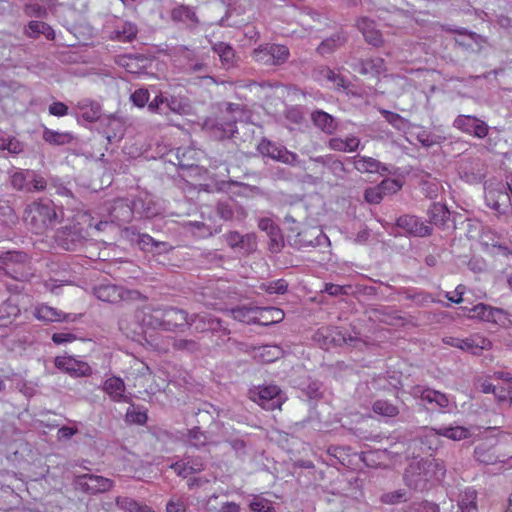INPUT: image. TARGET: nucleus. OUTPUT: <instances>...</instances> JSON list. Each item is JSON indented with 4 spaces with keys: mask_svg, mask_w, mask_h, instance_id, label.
<instances>
[{
    "mask_svg": "<svg viewBox=\"0 0 512 512\" xmlns=\"http://www.w3.org/2000/svg\"><path fill=\"white\" fill-rule=\"evenodd\" d=\"M63 218V209L49 198H39L24 209L23 220L35 234H43L54 228Z\"/></svg>",
    "mask_w": 512,
    "mask_h": 512,
    "instance_id": "1",
    "label": "nucleus"
},
{
    "mask_svg": "<svg viewBox=\"0 0 512 512\" xmlns=\"http://www.w3.org/2000/svg\"><path fill=\"white\" fill-rule=\"evenodd\" d=\"M446 469L439 459L411 462L404 473L405 484L415 491L428 490L431 485L444 478Z\"/></svg>",
    "mask_w": 512,
    "mask_h": 512,
    "instance_id": "2",
    "label": "nucleus"
},
{
    "mask_svg": "<svg viewBox=\"0 0 512 512\" xmlns=\"http://www.w3.org/2000/svg\"><path fill=\"white\" fill-rule=\"evenodd\" d=\"M163 308L144 307L136 310L134 314L135 329L132 330L134 336L132 340L143 345L145 349H150L153 345L146 339V329L163 328L162 318Z\"/></svg>",
    "mask_w": 512,
    "mask_h": 512,
    "instance_id": "3",
    "label": "nucleus"
},
{
    "mask_svg": "<svg viewBox=\"0 0 512 512\" xmlns=\"http://www.w3.org/2000/svg\"><path fill=\"white\" fill-rule=\"evenodd\" d=\"M503 434L499 438H487L474 449L475 459L485 465L504 463L510 459L509 449H505Z\"/></svg>",
    "mask_w": 512,
    "mask_h": 512,
    "instance_id": "4",
    "label": "nucleus"
},
{
    "mask_svg": "<svg viewBox=\"0 0 512 512\" xmlns=\"http://www.w3.org/2000/svg\"><path fill=\"white\" fill-rule=\"evenodd\" d=\"M242 115L243 109L241 105L227 103L226 108L221 111V115L212 126L215 136L220 139L233 137L237 133L236 123Z\"/></svg>",
    "mask_w": 512,
    "mask_h": 512,
    "instance_id": "5",
    "label": "nucleus"
},
{
    "mask_svg": "<svg viewBox=\"0 0 512 512\" xmlns=\"http://www.w3.org/2000/svg\"><path fill=\"white\" fill-rule=\"evenodd\" d=\"M290 52L287 46L280 44L260 45L253 51V59L266 66H278L285 63Z\"/></svg>",
    "mask_w": 512,
    "mask_h": 512,
    "instance_id": "6",
    "label": "nucleus"
},
{
    "mask_svg": "<svg viewBox=\"0 0 512 512\" xmlns=\"http://www.w3.org/2000/svg\"><path fill=\"white\" fill-rule=\"evenodd\" d=\"M72 483L76 490L91 495L109 491L113 487L111 479L93 474L75 476Z\"/></svg>",
    "mask_w": 512,
    "mask_h": 512,
    "instance_id": "7",
    "label": "nucleus"
},
{
    "mask_svg": "<svg viewBox=\"0 0 512 512\" xmlns=\"http://www.w3.org/2000/svg\"><path fill=\"white\" fill-rule=\"evenodd\" d=\"M485 202L498 215L506 214L511 207L510 194L503 183L492 184L485 187Z\"/></svg>",
    "mask_w": 512,
    "mask_h": 512,
    "instance_id": "8",
    "label": "nucleus"
},
{
    "mask_svg": "<svg viewBox=\"0 0 512 512\" xmlns=\"http://www.w3.org/2000/svg\"><path fill=\"white\" fill-rule=\"evenodd\" d=\"M453 127L464 134L483 139L489 134V125L474 115H458L453 121Z\"/></svg>",
    "mask_w": 512,
    "mask_h": 512,
    "instance_id": "9",
    "label": "nucleus"
},
{
    "mask_svg": "<svg viewBox=\"0 0 512 512\" xmlns=\"http://www.w3.org/2000/svg\"><path fill=\"white\" fill-rule=\"evenodd\" d=\"M86 241L83 228L79 225L62 227L56 234V242L59 247L67 251H77Z\"/></svg>",
    "mask_w": 512,
    "mask_h": 512,
    "instance_id": "10",
    "label": "nucleus"
},
{
    "mask_svg": "<svg viewBox=\"0 0 512 512\" xmlns=\"http://www.w3.org/2000/svg\"><path fill=\"white\" fill-rule=\"evenodd\" d=\"M280 389L276 385L259 386L249 390V398L267 410L280 408Z\"/></svg>",
    "mask_w": 512,
    "mask_h": 512,
    "instance_id": "11",
    "label": "nucleus"
},
{
    "mask_svg": "<svg viewBox=\"0 0 512 512\" xmlns=\"http://www.w3.org/2000/svg\"><path fill=\"white\" fill-rule=\"evenodd\" d=\"M223 237L229 247L243 254L252 253L257 248L256 235L254 233L242 235L237 231H230L224 234Z\"/></svg>",
    "mask_w": 512,
    "mask_h": 512,
    "instance_id": "12",
    "label": "nucleus"
},
{
    "mask_svg": "<svg viewBox=\"0 0 512 512\" xmlns=\"http://www.w3.org/2000/svg\"><path fill=\"white\" fill-rule=\"evenodd\" d=\"M396 226L404 230L406 234L414 237H426L432 233V228L414 215H402L398 217Z\"/></svg>",
    "mask_w": 512,
    "mask_h": 512,
    "instance_id": "13",
    "label": "nucleus"
},
{
    "mask_svg": "<svg viewBox=\"0 0 512 512\" xmlns=\"http://www.w3.org/2000/svg\"><path fill=\"white\" fill-rule=\"evenodd\" d=\"M131 207L134 215L140 218H153L157 216L160 211V205L153 199L150 194H143L131 200Z\"/></svg>",
    "mask_w": 512,
    "mask_h": 512,
    "instance_id": "14",
    "label": "nucleus"
},
{
    "mask_svg": "<svg viewBox=\"0 0 512 512\" xmlns=\"http://www.w3.org/2000/svg\"><path fill=\"white\" fill-rule=\"evenodd\" d=\"M93 292L97 299L108 303H117L131 293L122 286L112 283H101L94 287Z\"/></svg>",
    "mask_w": 512,
    "mask_h": 512,
    "instance_id": "15",
    "label": "nucleus"
},
{
    "mask_svg": "<svg viewBox=\"0 0 512 512\" xmlns=\"http://www.w3.org/2000/svg\"><path fill=\"white\" fill-rule=\"evenodd\" d=\"M444 342L452 347L465 350V349H480L490 350L492 349V343L489 339L485 338L480 334H473L465 339L456 337H448L444 339Z\"/></svg>",
    "mask_w": 512,
    "mask_h": 512,
    "instance_id": "16",
    "label": "nucleus"
},
{
    "mask_svg": "<svg viewBox=\"0 0 512 512\" xmlns=\"http://www.w3.org/2000/svg\"><path fill=\"white\" fill-rule=\"evenodd\" d=\"M354 168L360 173H378L380 175H385L390 173L388 166L379 160L362 155H355L353 157H349Z\"/></svg>",
    "mask_w": 512,
    "mask_h": 512,
    "instance_id": "17",
    "label": "nucleus"
},
{
    "mask_svg": "<svg viewBox=\"0 0 512 512\" xmlns=\"http://www.w3.org/2000/svg\"><path fill=\"white\" fill-rule=\"evenodd\" d=\"M33 315L36 319L45 323L73 322L76 320V315L64 313L63 311L46 304L37 305L34 309Z\"/></svg>",
    "mask_w": 512,
    "mask_h": 512,
    "instance_id": "18",
    "label": "nucleus"
},
{
    "mask_svg": "<svg viewBox=\"0 0 512 512\" xmlns=\"http://www.w3.org/2000/svg\"><path fill=\"white\" fill-rule=\"evenodd\" d=\"M19 314L18 303L13 298H8L0 305V338L8 334L10 326Z\"/></svg>",
    "mask_w": 512,
    "mask_h": 512,
    "instance_id": "19",
    "label": "nucleus"
},
{
    "mask_svg": "<svg viewBox=\"0 0 512 512\" xmlns=\"http://www.w3.org/2000/svg\"><path fill=\"white\" fill-rule=\"evenodd\" d=\"M55 365L57 368L73 376H86L91 374V367L87 363L76 360L71 355L57 356Z\"/></svg>",
    "mask_w": 512,
    "mask_h": 512,
    "instance_id": "20",
    "label": "nucleus"
},
{
    "mask_svg": "<svg viewBox=\"0 0 512 512\" xmlns=\"http://www.w3.org/2000/svg\"><path fill=\"white\" fill-rule=\"evenodd\" d=\"M76 109L79 111L76 114L79 123L81 120L93 123L101 117L102 109L100 103L90 98L79 100L76 104Z\"/></svg>",
    "mask_w": 512,
    "mask_h": 512,
    "instance_id": "21",
    "label": "nucleus"
},
{
    "mask_svg": "<svg viewBox=\"0 0 512 512\" xmlns=\"http://www.w3.org/2000/svg\"><path fill=\"white\" fill-rule=\"evenodd\" d=\"M313 341L319 345L320 349L329 350L332 347L341 345V343L345 342V338L336 329L323 327L314 333Z\"/></svg>",
    "mask_w": 512,
    "mask_h": 512,
    "instance_id": "22",
    "label": "nucleus"
},
{
    "mask_svg": "<svg viewBox=\"0 0 512 512\" xmlns=\"http://www.w3.org/2000/svg\"><path fill=\"white\" fill-rule=\"evenodd\" d=\"M161 319L163 323V329L165 330L184 327L191 323L189 322L187 312L175 307L163 308V317Z\"/></svg>",
    "mask_w": 512,
    "mask_h": 512,
    "instance_id": "23",
    "label": "nucleus"
},
{
    "mask_svg": "<svg viewBox=\"0 0 512 512\" xmlns=\"http://www.w3.org/2000/svg\"><path fill=\"white\" fill-rule=\"evenodd\" d=\"M354 71L361 75L378 77L386 72L385 61L382 58L357 59L353 64Z\"/></svg>",
    "mask_w": 512,
    "mask_h": 512,
    "instance_id": "24",
    "label": "nucleus"
},
{
    "mask_svg": "<svg viewBox=\"0 0 512 512\" xmlns=\"http://www.w3.org/2000/svg\"><path fill=\"white\" fill-rule=\"evenodd\" d=\"M427 436H442L453 441H460L471 437L469 428L460 425L442 426L440 428H426Z\"/></svg>",
    "mask_w": 512,
    "mask_h": 512,
    "instance_id": "25",
    "label": "nucleus"
},
{
    "mask_svg": "<svg viewBox=\"0 0 512 512\" xmlns=\"http://www.w3.org/2000/svg\"><path fill=\"white\" fill-rule=\"evenodd\" d=\"M356 25L368 44L374 47H379L382 45V34L376 28V24L373 20L369 19L368 17H361L358 19Z\"/></svg>",
    "mask_w": 512,
    "mask_h": 512,
    "instance_id": "26",
    "label": "nucleus"
},
{
    "mask_svg": "<svg viewBox=\"0 0 512 512\" xmlns=\"http://www.w3.org/2000/svg\"><path fill=\"white\" fill-rule=\"evenodd\" d=\"M411 394L414 397H419L422 400L427 401L428 403H435L440 408H447L450 403L446 394L419 385L412 387Z\"/></svg>",
    "mask_w": 512,
    "mask_h": 512,
    "instance_id": "27",
    "label": "nucleus"
},
{
    "mask_svg": "<svg viewBox=\"0 0 512 512\" xmlns=\"http://www.w3.org/2000/svg\"><path fill=\"white\" fill-rule=\"evenodd\" d=\"M110 215L112 217V221L128 223L134 216L131 201L122 198L116 199L110 208Z\"/></svg>",
    "mask_w": 512,
    "mask_h": 512,
    "instance_id": "28",
    "label": "nucleus"
},
{
    "mask_svg": "<svg viewBox=\"0 0 512 512\" xmlns=\"http://www.w3.org/2000/svg\"><path fill=\"white\" fill-rule=\"evenodd\" d=\"M190 325H194L195 329L204 331H217L222 328V321L207 312H201L191 318Z\"/></svg>",
    "mask_w": 512,
    "mask_h": 512,
    "instance_id": "29",
    "label": "nucleus"
},
{
    "mask_svg": "<svg viewBox=\"0 0 512 512\" xmlns=\"http://www.w3.org/2000/svg\"><path fill=\"white\" fill-rule=\"evenodd\" d=\"M313 124L326 134H333L337 130V123L333 116L323 110H315L311 113Z\"/></svg>",
    "mask_w": 512,
    "mask_h": 512,
    "instance_id": "30",
    "label": "nucleus"
},
{
    "mask_svg": "<svg viewBox=\"0 0 512 512\" xmlns=\"http://www.w3.org/2000/svg\"><path fill=\"white\" fill-rule=\"evenodd\" d=\"M138 34V27L131 21L120 22L112 32L111 39L120 42H132Z\"/></svg>",
    "mask_w": 512,
    "mask_h": 512,
    "instance_id": "31",
    "label": "nucleus"
},
{
    "mask_svg": "<svg viewBox=\"0 0 512 512\" xmlns=\"http://www.w3.org/2000/svg\"><path fill=\"white\" fill-rule=\"evenodd\" d=\"M347 42V37L343 32H337L330 37L324 39L316 51L321 56L331 54L342 47Z\"/></svg>",
    "mask_w": 512,
    "mask_h": 512,
    "instance_id": "32",
    "label": "nucleus"
},
{
    "mask_svg": "<svg viewBox=\"0 0 512 512\" xmlns=\"http://www.w3.org/2000/svg\"><path fill=\"white\" fill-rule=\"evenodd\" d=\"M473 311L474 316L487 322L499 323L505 318V312L502 309L493 308L483 303L477 304Z\"/></svg>",
    "mask_w": 512,
    "mask_h": 512,
    "instance_id": "33",
    "label": "nucleus"
},
{
    "mask_svg": "<svg viewBox=\"0 0 512 512\" xmlns=\"http://www.w3.org/2000/svg\"><path fill=\"white\" fill-rule=\"evenodd\" d=\"M427 214L429 222L440 228H445L450 220V211L441 203H433Z\"/></svg>",
    "mask_w": 512,
    "mask_h": 512,
    "instance_id": "34",
    "label": "nucleus"
},
{
    "mask_svg": "<svg viewBox=\"0 0 512 512\" xmlns=\"http://www.w3.org/2000/svg\"><path fill=\"white\" fill-rule=\"evenodd\" d=\"M284 312L276 307H259L257 324L262 326H270L281 322L284 319Z\"/></svg>",
    "mask_w": 512,
    "mask_h": 512,
    "instance_id": "35",
    "label": "nucleus"
},
{
    "mask_svg": "<svg viewBox=\"0 0 512 512\" xmlns=\"http://www.w3.org/2000/svg\"><path fill=\"white\" fill-rule=\"evenodd\" d=\"M259 306L241 305L230 310L233 319L245 324H257Z\"/></svg>",
    "mask_w": 512,
    "mask_h": 512,
    "instance_id": "36",
    "label": "nucleus"
},
{
    "mask_svg": "<svg viewBox=\"0 0 512 512\" xmlns=\"http://www.w3.org/2000/svg\"><path fill=\"white\" fill-rule=\"evenodd\" d=\"M24 32L29 38H38L40 35H44L48 40L55 39V31L50 25L42 21H30L25 27Z\"/></svg>",
    "mask_w": 512,
    "mask_h": 512,
    "instance_id": "37",
    "label": "nucleus"
},
{
    "mask_svg": "<svg viewBox=\"0 0 512 512\" xmlns=\"http://www.w3.org/2000/svg\"><path fill=\"white\" fill-rule=\"evenodd\" d=\"M104 391L116 402H126L125 384L121 378L111 377L104 383Z\"/></svg>",
    "mask_w": 512,
    "mask_h": 512,
    "instance_id": "38",
    "label": "nucleus"
},
{
    "mask_svg": "<svg viewBox=\"0 0 512 512\" xmlns=\"http://www.w3.org/2000/svg\"><path fill=\"white\" fill-rule=\"evenodd\" d=\"M315 162L322 164L335 177L343 179L347 173L344 163L333 155L318 156Z\"/></svg>",
    "mask_w": 512,
    "mask_h": 512,
    "instance_id": "39",
    "label": "nucleus"
},
{
    "mask_svg": "<svg viewBox=\"0 0 512 512\" xmlns=\"http://www.w3.org/2000/svg\"><path fill=\"white\" fill-rule=\"evenodd\" d=\"M478 493L473 488H466L459 494L458 508L461 512H478Z\"/></svg>",
    "mask_w": 512,
    "mask_h": 512,
    "instance_id": "40",
    "label": "nucleus"
},
{
    "mask_svg": "<svg viewBox=\"0 0 512 512\" xmlns=\"http://www.w3.org/2000/svg\"><path fill=\"white\" fill-rule=\"evenodd\" d=\"M285 146L279 145L267 138H263L257 145V151L263 156L271 158L274 161L279 162L282 157V150H285Z\"/></svg>",
    "mask_w": 512,
    "mask_h": 512,
    "instance_id": "41",
    "label": "nucleus"
},
{
    "mask_svg": "<svg viewBox=\"0 0 512 512\" xmlns=\"http://www.w3.org/2000/svg\"><path fill=\"white\" fill-rule=\"evenodd\" d=\"M171 19L174 22L198 24L199 20L194 8L187 5H179L171 10Z\"/></svg>",
    "mask_w": 512,
    "mask_h": 512,
    "instance_id": "42",
    "label": "nucleus"
},
{
    "mask_svg": "<svg viewBox=\"0 0 512 512\" xmlns=\"http://www.w3.org/2000/svg\"><path fill=\"white\" fill-rule=\"evenodd\" d=\"M42 137L45 142L55 146L70 144L75 139L70 132H58L49 128L43 130Z\"/></svg>",
    "mask_w": 512,
    "mask_h": 512,
    "instance_id": "43",
    "label": "nucleus"
},
{
    "mask_svg": "<svg viewBox=\"0 0 512 512\" xmlns=\"http://www.w3.org/2000/svg\"><path fill=\"white\" fill-rule=\"evenodd\" d=\"M416 139L423 147L431 148L435 145H440L447 138L423 128L416 134Z\"/></svg>",
    "mask_w": 512,
    "mask_h": 512,
    "instance_id": "44",
    "label": "nucleus"
},
{
    "mask_svg": "<svg viewBox=\"0 0 512 512\" xmlns=\"http://www.w3.org/2000/svg\"><path fill=\"white\" fill-rule=\"evenodd\" d=\"M213 51L218 54L222 64L226 68H230L234 64L235 51L234 49L224 42H219L213 45Z\"/></svg>",
    "mask_w": 512,
    "mask_h": 512,
    "instance_id": "45",
    "label": "nucleus"
},
{
    "mask_svg": "<svg viewBox=\"0 0 512 512\" xmlns=\"http://www.w3.org/2000/svg\"><path fill=\"white\" fill-rule=\"evenodd\" d=\"M372 410L380 416L389 418L396 417L399 414V408L387 400L375 401L372 405Z\"/></svg>",
    "mask_w": 512,
    "mask_h": 512,
    "instance_id": "46",
    "label": "nucleus"
},
{
    "mask_svg": "<svg viewBox=\"0 0 512 512\" xmlns=\"http://www.w3.org/2000/svg\"><path fill=\"white\" fill-rule=\"evenodd\" d=\"M32 170L17 171L11 176V185L14 189L28 192L29 178H31Z\"/></svg>",
    "mask_w": 512,
    "mask_h": 512,
    "instance_id": "47",
    "label": "nucleus"
},
{
    "mask_svg": "<svg viewBox=\"0 0 512 512\" xmlns=\"http://www.w3.org/2000/svg\"><path fill=\"white\" fill-rule=\"evenodd\" d=\"M380 113L390 125L399 131H405L409 126V121L398 113L386 109H380Z\"/></svg>",
    "mask_w": 512,
    "mask_h": 512,
    "instance_id": "48",
    "label": "nucleus"
},
{
    "mask_svg": "<svg viewBox=\"0 0 512 512\" xmlns=\"http://www.w3.org/2000/svg\"><path fill=\"white\" fill-rule=\"evenodd\" d=\"M167 95L161 91L148 103V111L155 114L166 115Z\"/></svg>",
    "mask_w": 512,
    "mask_h": 512,
    "instance_id": "49",
    "label": "nucleus"
},
{
    "mask_svg": "<svg viewBox=\"0 0 512 512\" xmlns=\"http://www.w3.org/2000/svg\"><path fill=\"white\" fill-rule=\"evenodd\" d=\"M236 208L238 206L233 200L220 201L216 206V212L220 218L228 221L233 219Z\"/></svg>",
    "mask_w": 512,
    "mask_h": 512,
    "instance_id": "50",
    "label": "nucleus"
},
{
    "mask_svg": "<svg viewBox=\"0 0 512 512\" xmlns=\"http://www.w3.org/2000/svg\"><path fill=\"white\" fill-rule=\"evenodd\" d=\"M260 289L268 294H285L288 290V283L284 279H277L267 283H262Z\"/></svg>",
    "mask_w": 512,
    "mask_h": 512,
    "instance_id": "51",
    "label": "nucleus"
},
{
    "mask_svg": "<svg viewBox=\"0 0 512 512\" xmlns=\"http://www.w3.org/2000/svg\"><path fill=\"white\" fill-rule=\"evenodd\" d=\"M0 149L17 155L23 152L24 144L15 137H0Z\"/></svg>",
    "mask_w": 512,
    "mask_h": 512,
    "instance_id": "52",
    "label": "nucleus"
},
{
    "mask_svg": "<svg viewBox=\"0 0 512 512\" xmlns=\"http://www.w3.org/2000/svg\"><path fill=\"white\" fill-rule=\"evenodd\" d=\"M407 500V493L404 489L387 492L381 495L380 501L383 504L395 505Z\"/></svg>",
    "mask_w": 512,
    "mask_h": 512,
    "instance_id": "53",
    "label": "nucleus"
},
{
    "mask_svg": "<svg viewBox=\"0 0 512 512\" xmlns=\"http://www.w3.org/2000/svg\"><path fill=\"white\" fill-rule=\"evenodd\" d=\"M383 197L385 195H392L397 193L403 186V183L399 179L386 178L378 184Z\"/></svg>",
    "mask_w": 512,
    "mask_h": 512,
    "instance_id": "54",
    "label": "nucleus"
},
{
    "mask_svg": "<svg viewBox=\"0 0 512 512\" xmlns=\"http://www.w3.org/2000/svg\"><path fill=\"white\" fill-rule=\"evenodd\" d=\"M282 154L283 155L279 162L303 170L306 169L305 161L301 160L295 152L289 151L287 148H285V150H282Z\"/></svg>",
    "mask_w": 512,
    "mask_h": 512,
    "instance_id": "55",
    "label": "nucleus"
},
{
    "mask_svg": "<svg viewBox=\"0 0 512 512\" xmlns=\"http://www.w3.org/2000/svg\"><path fill=\"white\" fill-rule=\"evenodd\" d=\"M131 102L138 108H144L150 102V93L146 88L136 89L130 96Z\"/></svg>",
    "mask_w": 512,
    "mask_h": 512,
    "instance_id": "56",
    "label": "nucleus"
},
{
    "mask_svg": "<svg viewBox=\"0 0 512 512\" xmlns=\"http://www.w3.org/2000/svg\"><path fill=\"white\" fill-rule=\"evenodd\" d=\"M187 507V499L173 496L166 504V512H186Z\"/></svg>",
    "mask_w": 512,
    "mask_h": 512,
    "instance_id": "57",
    "label": "nucleus"
},
{
    "mask_svg": "<svg viewBox=\"0 0 512 512\" xmlns=\"http://www.w3.org/2000/svg\"><path fill=\"white\" fill-rule=\"evenodd\" d=\"M408 512H440L439 506L433 502L423 500L410 505Z\"/></svg>",
    "mask_w": 512,
    "mask_h": 512,
    "instance_id": "58",
    "label": "nucleus"
},
{
    "mask_svg": "<svg viewBox=\"0 0 512 512\" xmlns=\"http://www.w3.org/2000/svg\"><path fill=\"white\" fill-rule=\"evenodd\" d=\"M249 507L253 512H271L272 510L271 502L260 496L254 497Z\"/></svg>",
    "mask_w": 512,
    "mask_h": 512,
    "instance_id": "59",
    "label": "nucleus"
},
{
    "mask_svg": "<svg viewBox=\"0 0 512 512\" xmlns=\"http://www.w3.org/2000/svg\"><path fill=\"white\" fill-rule=\"evenodd\" d=\"M207 442V436L204 432L200 430V428L195 427L189 432V443L191 446L200 448L204 446Z\"/></svg>",
    "mask_w": 512,
    "mask_h": 512,
    "instance_id": "60",
    "label": "nucleus"
},
{
    "mask_svg": "<svg viewBox=\"0 0 512 512\" xmlns=\"http://www.w3.org/2000/svg\"><path fill=\"white\" fill-rule=\"evenodd\" d=\"M364 199L369 204H379L383 199V195L381 193L379 186L376 185L365 189Z\"/></svg>",
    "mask_w": 512,
    "mask_h": 512,
    "instance_id": "61",
    "label": "nucleus"
},
{
    "mask_svg": "<svg viewBox=\"0 0 512 512\" xmlns=\"http://www.w3.org/2000/svg\"><path fill=\"white\" fill-rule=\"evenodd\" d=\"M170 468L174 470V472L182 478H186L191 474H194L195 472L192 471L191 466H189V463L183 459L180 461H177L175 463H172L170 465Z\"/></svg>",
    "mask_w": 512,
    "mask_h": 512,
    "instance_id": "62",
    "label": "nucleus"
},
{
    "mask_svg": "<svg viewBox=\"0 0 512 512\" xmlns=\"http://www.w3.org/2000/svg\"><path fill=\"white\" fill-rule=\"evenodd\" d=\"M31 178H29V188L30 190L28 192H40L45 190L47 186L46 180L37 174L35 171L32 170V175H30Z\"/></svg>",
    "mask_w": 512,
    "mask_h": 512,
    "instance_id": "63",
    "label": "nucleus"
},
{
    "mask_svg": "<svg viewBox=\"0 0 512 512\" xmlns=\"http://www.w3.org/2000/svg\"><path fill=\"white\" fill-rule=\"evenodd\" d=\"M258 228L266 232L268 236L280 231L279 226L268 217H263L258 220Z\"/></svg>",
    "mask_w": 512,
    "mask_h": 512,
    "instance_id": "64",
    "label": "nucleus"
}]
</instances>
